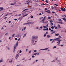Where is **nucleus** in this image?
<instances>
[{
	"label": "nucleus",
	"instance_id": "nucleus-1",
	"mask_svg": "<svg viewBox=\"0 0 66 66\" xmlns=\"http://www.w3.org/2000/svg\"><path fill=\"white\" fill-rule=\"evenodd\" d=\"M37 36H36V37H35L34 36H32V42L33 45H35V44H34V40H35V39H36V38H37Z\"/></svg>",
	"mask_w": 66,
	"mask_h": 66
},
{
	"label": "nucleus",
	"instance_id": "nucleus-2",
	"mask_svg": "<svg viewBox=\"0 0 66 66\" xmlns=\"http://www.w3.org/2000/svg\"><path fill=\"white\" fill-rule=\"evenodd\" d=\"M55 40H56V41H58V42H57V44H58V45H60V42L61 41V40L59 38H56L55 39Z\"/></svg>",
	"mask_w": 66,
	"mask_h": 66
},
{
	"label": "nucleus",
	"instance_id": "nucleus-3",
	"mask_svg": "<svg viewBox=\"0 0 66 66\" xmlns=\"http://www.w3.org/2000/svg\"><path fill=\"white\" fill-rule=\"evenodd\" d=\"M46 16H44V18L41 21H42V22L44 23V21H45V20L46 19Z\"/></svg>",
	"mask_w": 66,
	"mask_h": 66
},
{
	"label": "nucleus",
	"instance_id": "nucleus-4",
	"mask_svg": "<svg viewBox=\"0 0 66 66\" xmlns=\"http://www.w3.org/2000/svg\"><path fill=\"white\" fill-rule=\"evenodd\" d=\"M31 2V1H27L26 2L27 3L26 4H29V3H30Z\"/></svg>",
	"mask_w": 66,
	"mask_h": 66
},
{
	"label": "nucleus",
	"instance_id": "nucleus-5",
	"mask_svg": "<svg viewBox=\"0 0 66 66\" xmlns=\"http://www.w3.org/2000/svg\"><path fill=\"white\" fill-rule=\"evenodd\" d=\"M61 10L62 11H65L66 10L65 8L64 7L63 8H61Z\"/></svg>",
	"mask_w": 66,
	"mask_h": 66
},
{
	"label": "nucleus",
	"instance_id": "nucleus-6",
	"mask_svg": "<svg viewBox=\"0 0 66 66\" xmlns=\"http://www.w3.org/2000/svg\"><path fill=\"white\" fill-rule=\"evenodd\" d=\"M50 10H47V11H46V12L47 13H50Z\"/></svg>",
	"mask_w": 66,
	"mask_h": 66
},
{
	"label": "nucleus",
	"instance_id": "nucleus-7",
	"mask_svg": "<svg viewBox=\"0 0 66 66\" xmlns=\"http://www.w3.org/2000/svg\"><path fill=\"white\" fill-rule=\"evenodd\" d=\"M49 48H47L44 49H40V50H47V49H48Z\"/></svg>",
	"mask_w": 66,
	"mask_h": 66
},
{
	"label": "nucleus",
	"instance_id": "nucleus-8",
	"mask_svg": "<svg viewBox=\"0 0 66 66\" xmlns=\"http://www.w3.org/2000/svg\"><path fill=\"white\" fill-rule=\"evenodd\" d=\"M19 56V54H17L16 55V56L15 57V58L16 59H17V58Z\"/></svg>",
	"mask_w": 66,
	"mask_h": 66
},
{
	"label": "nucleus",
	"instance_id": "nucleus-9",
	"mask_svg": "<svg viewBox=\"0 0 66 66\" xmlns=\"http://www.w3.org/2000/svg\"><path fill=\"white\" fill-rule=\"evenodd\" d=\"M16 45L14 46V50H13V52H15V50L16 49Z\"/></svg>",
	"mask_w": 66,
	"mask_h": 66
},
{
	"label": "nucleus",
	"instance_id": "nucleus-10",
	"mask_svg": "<svg viewBox=\"0 0 66 66\" xmlns=\"http://www.w3.org/2000/svg\"><path fill=\"white\" fill-rule=\"evenodd\" d=\"M58 20L59 22H62V20H61V19H58Z\"/></svg>",
	"mask_w": 66,
	"mask_h": 66
},
{
	"label": "nucleus",
	"instance_id": "nucleus-11",
	"mask_svg": "<svg viewBox=\"0 0 66 66\" xmlns=\"http://www.w3.org/2000/svg\"><path fill=\"white\" fill-rule=\"evenodd\" d=\"M55 36H59V34H56L55 35Z\"/></svg>",
	"mask_w": 66,
	"mask_h": 66
},
{
	"label": "nucleus",
	"instance_id": "nucleus-12",
	"mask_svg": "<svg viewBox=\"0 0 66 66\" xmlns=\"http://www.w3.org/2000/svg\"><path fill=\"white\" fill-rule=\"evenodd\" d=\"M62 19L63 20H64V21H66V19L65 18H62Z\"/></svg>",
	"mask_w": 66,
	"mask_h": 66
},
{
	"label": "nucleus",
	"instance_id": "nucleus-13",
	"mask_svg": "<svg viewBox=\"0 0 66 66\" xmlns=\"http://www.w3.org/2000/svg\"><path fill=\"white\" fill-rule=\"evenodd\" d=\"M0 10H3V8L2 7H0Z\"/></svg>",
	"mask_w": 66,
	"mask_h": 66
},
{
	"label": "nucleus",
	"instance_id": "nucleus-14",
	"mask_svg": "<svg viewBox=\"0 0 66 66\" xmlns=\"http://www.w3.org/2000/svg\"><path fill=\"white\" fill-rule=\"evenodd\" d=\"M28 9H26L25 10H24L23 11V12H24V11H26V10H28Z\"/></svg>",
	"mask_w": 66,
	"mask_h": 66
},
{
	"label": "nucleus",
	"instance_id": "nucleus-15",
	"mask_svg": "<svg viewBox=\"0 0 66 66\" xmlns=\"http://www.w3.org/2000/svg\"><path fill=\"white\" fill-rule=\"evenodd\" d=\"M27 15H28V14H25L23 15V17H25V16H27Z\"/></svg>",
	"mask_w": 66,
	"mask_h": 66
},
{
	"label": "nucleus",
	"instance_id": "nucleus-16",
	"mask_svg": "<svg viewBox=\"0 0 66 66\" xmlns=\"http://www.w3.org/2000/svg\"><path fill=\"white\" fill-rule=\"evenodd\" d=\"M3 60H0V63H1V62H3Z\"/></svg>",
	"mask_w": 66,
	"mask_h": 66
},
{
	"label": "nucleus",
	"instance_id": "nucleus-17",
	"mask_svg": "<svg viewBox=\"0 0 66 66\" xmlns=\"http://www.w3.org/2000/svg\"><path fill=\"white\" fill-rule=\"evenodd\" d=\"M43 28H47V26H43Z\"/></svg>",
	"mask_w": 66,
	"mask_h": 66
},
{
	"label": "nucleus",
	"instance_id": "nucleus-18",
	"mask_svg": "<svg viewBox=\"0 0 66 66\" xmlns=\"http://www.w3.org/2000/svg\"><path fill=\"white\" fill-rule=\"evenodd\" d=\"M51 19V17L49 16L48 17V19Z\"/></svg>",
	"mask_w": 66,
	"mask_h": 66
},
{
	"label": "nucleus",
	"instance_id": "nucleus-19",
	"mask_svg": "<svg viewBox=\"0 0 66 66\" xmlns=\"http://www.w3.org/2000/svg\"><path fill=\"white\" fill-rule=\"evenodd\" d=\"M50 37V36H49V35H47V37Z\"/></svg>",
	"mask_w": 66,
	"mask_h": 66
},
{
	"label": "nucleus",
	"instance_id": "nucleus-20",
	"mask_svg": "<svg viewBox=\"0 0 66 66\" xmlns=\"http://www.w3.org/2000/svg\"><path fill=\"white\" fill-rule=\"evenodd\" d=\"M59 38H62V37L61 36H59Z\"/></svg>",
	"mask_w": 66,
	"mask_h": 66
},
{
	"label": "nucleus",
	"instance_id": "nucleus-21",
	"mask_svg": "<svg viewBox=\"0 0 66 66\" xmlns=\"http://www.w3.org/2000/svg\"><path fill=\"white\" fill-rule=\"evenodd\" d=\"M16 47H17L18 46V42H17L16 44Z\"/></svg>",
	"mask_w": 66,
	"mask_h": 66
},
{
	"label": "nucleus",
	"instance_id": "nucleus-22",
	"mask_svg": "<svg viewBox=\"0 0 66 66\" xmlns=\"http://www.w3.org/2000/svg\"><path fill=\"white\" fill-rule=\"evenodd\" d=\"M51 29H54V27L53 26H52L51 27Z\"/></svg>",
	"mask_w": 66,
	"mask_h": 66
},
{
	"label": "nucleus",
	"instance_id": "nucleus-23",
	"mask_svg": "<svg viewBox=\"0 0 66 66\" xmlns=\"http://www.w3.org/2000/svg\"><path fill=\"white\" fill-rule=\"evenodd\" d=\"M26 36V34H24V36H23V37H24Z\"/></svg>",
	"mask_w": 66,
	"mask_h": 66
},
{
	"label": "nucleus",
	"instance_id": "nucleus-24",
	"mask_svg": "<svg viewBox=\"0 0 66 66\" xmlns=\"http://www.w3.org/2000/svg\"><path fill=\"white\" fill-rule=\"evenodd\" d=\"M46 1H45L46 2V3H48V1H47V0H45Z\"/></svg>",
	"mask_w": 66,
	"mask_h": 66
},
{
	"label": "nucleus",
	"instance_id": "nucleus-25",
	"mask_svg": "<svg viewBox=\"0 0 66 66\" xmlns=\"http://www.w3.org/2000/svg\"><path fill=\"white\" fill-rule=\"evenodd\" d=\"M58 27L59 28H60V25L59 24L58 25Z\"/></svg>",
	"mask_w": 66,
	"mask_h": 66
},
{
	"label": "nucleus",
	"instance_id": "nucleus-26",
	"mask_svg": "<svg viewBox=\"0 0 66 66\" xmlns=\"http://www.w3.org/2000/svg\"><path fill=\"white\" fill-rule=\"evenodd\" d=\"M37 54V53H35V54H34V55H36V54Z\"/></svg>",
	"mask_w": 66,
	"mask_h": 66
},
{
	"label": "nucleus",
	"instance_id": "nucleus-27",
	"mask_svg": "<svg viewBox=\"0 0 66 66\" xmlns=\"http://www.w3.org/2000/svg\"><path fill=\"white\" fill-rule=\"evenodd\" d=\"M8 35V33H7L5 34V35Z\"/></svg>",
	"mask_w": 66,
	"mask_h": 66
},
{
	"label": "nucleus",
	"instance_id": "nucleus-28",
	"mask_svg": "<svg viewBox=\"0 0 66 66\" xmlns=\"http://www.w3.org/2000/svg\"><path fill=\"white\" fill-rule=\"evenodd\" d=\"M9 15V13H7V15H6L5 16H7V15Z\"/></svg>",
	"mask_w": 66,
	"mask_h": 66
},
{
	"label": "nucleus",
	"instance_id": "nucleus-29",
	"mask_svg": "<svg viewBox=\"0 0 66 66\" xmlns=\"http://www.w3.org/2000/svg\"><path fill=\"white\" fill-rule=\"evenodd\" d=\"M54 48H56V46H55L53 47V49H54Z\"/></svg>",
	"mask_w": 66,
	"mask_h": 66
},
{
	"label": "nucleus",
	"instance_id": "nucleus-30",
	"mask_svg": "<svg viewBox=\"0 0 66 66\" xmlns=\"http://www.w3.org/2000/svg\"><path fill=\"white\" fill-rule=\"evenodd\" d=\"M22 52L21 51V50H20L19 53H21Z\"/></svg>",
	"mask_w": 66,
	"mask_h": 66
},
{
	"label": "nucleus",
	"instance_id": "nucleus-31",
	"mask_svg": "<svg viewBox=\"0 0 66 66\" xmlns=\"http://www.w3.org/2000/svg\"><path fill=\"white\" fill-rule=\"evenodd\" d=\"M14 4H11L10 5H14Z\"/></svg>",
	"mask_w": 66,
	"mask_h": 66
},
{
	"label": "nucleus",
	"instance_id": "nucleus-32",
	"mask_svg": "<svg viewBox=\"0 0 66 66\" xmlns=\"http://www.w3.org/2000/svg\"><path fill=\"white\" fill-rule=\"evenodd\" d=\"M14 35H15V34H13L12 35V37H14Z\"/></svg>",
	"mask_w": 66,
	"mask_h": 66
},
{
	"label": "nucleus",
	"instance_id": "nucleus-33",
	"mask_svg": "<svg viewBox=\"0 0 66 66\" xmlns=\"http://www.w3.org/2000/svg\"><path fill=\"white\" fill-rule=\"evenodd\" d=\"M49 30H50V31H51V29L50 28H49Z\"/></svg>",
	"mask_w": 66,
	"mask_h": 66
},
{
	"label": "nucleus",
	"instance_id": "nucleus-34",
	"mask_svg": "<svg viewBox=\"0 0 66 66\" xmlns=\"http://www.w3.org/2000/svg\"><path fill=\"white\" fill-rule=\"evenodd\" d=\"M51 25H53V23H51Z\"/></svg>",
	"mask_w": 66,
	"mask_h": 66
},
{
	"label": "nucleus",
	"instance_id": "nucleus-35",
	"mask_svg": "<svg viewBox=\"0 0 66 66\" xmlns=\"http://www.w3.org/2000/svg\"><path fill=\"white\" fill-rule=\"evenodd\" d=\"M60 23H61V24H63V23L62 22H60Z\"/></svg>",
	"mask_w": 66,
	"mask_h": 66
},
{
	"label": "nucleus",
	"instance_id": "nucleus-36",
	"mask_svg": "<svg viewBox=\"0 0 66 66\" xmlns=\"http://www.w3.org/2000/svg\"><path fill=\"white\" fill-rule=\"evenodd\" d=\"M50 41H52V40H53V39H51L50 40Z\"/></svg>",
	"mask_w": 66,
	"mask_h": 66
},
{
	"label": "nucleus",
	"instance_id": "nucleus-37",
	"mask_svg": "<svg viewBox=\"0 0 66 66\" xmlns=\"http://www.w3.org/2000/svg\"><path fill=\"white\" fill-rule=\"evenodd\" d=\"M6 18H7V17H5L4 18V19H6Z\"/></svg>",
	"mask_w": 66,
	"mask_h": 66
},
{
	"label": "nucleus",
	"instance_id": "nucleus-38",
	"mask_svg": "<svg viewBox=\"0 0 66 66\" xmlns=\"http://www.w3.org/2000/svg\"><path fill=\"white\" fill-rule=\"evenodd\" d=\"M14 20H15V21L16 20H17V19H14Z\"/></svg>",
	"mask_w": 66,
	"mask_h": 66
},
{
	"label": "nucleus",
	"instance_id": "nucleus-39",
	"mask_svg": "<svg viewBox=\"0 0 66 66\" xmlns=\"http://www.w3.org/2000/svg\"><path fill=\"white\" fill-rule=\"evenodd\" d=\"M37 51L36 50H35L34 51V52H36Z\"/></svg>",
	"mask_w": 66,
	"mask_h": 66
},
{
	"label": "nucleus",
	"instance_id": "nucleus-40",
	"mask_svg": "<svg viewBox=\"0 0 66 66\" xmlns=\"http://www.w3.org/2000/svg\"><path fill=\"white\" fill-rule=\"evenodd\" d=\"M52 13H53V14H54V13H55V12H53H53H52Z\"/></svg>",
	"mask_w": 66,
	"mask_h": 66
},
{
	"label": "nucleus",
	"instance_id": "nucleus-41",
	"mask_svg": "<svg viewBox=\"0 0 66 66\" xmlns=\"http://www.w3.org/2000/svg\"><path fill=\"white\" fill-rule=\"evenodd\" d=\"M53 8H54L53 7H51V9H53Z\"/></svg>",
	"mask_w": 66,
	"mask_h": 66
},
{
	"label": "nucleus",
	"instance_id": "nucleus-42",
	"mask_svg": "<svg viewBox=\"0 0 66 66\" xmlns=\"http://www.w3.org/2000/svg\"><path fill=\"white\" fill-rule=\"evenodd\" d=\"M48 29H49L48 28H47L46 29L47 31H48Z\"/></svg>",
	"mask_w": 66,
	"mask_h": 66
},
{
	"label": "nucleus",
	"instance_id": "nucleus-43",
	"mask_svg": "<svg viewBox=\"0 0 66 66\" xmlns=\"http://www.w3.org/2000/svg\"><path fill=\"white\" fill-rule=\"evenodd\" d=\"M42 5H45V4L44 3H43V4H42Z\"/></svg>",
	"mask_w": 66,
	"mask_h": 66
},
{
	"label": "nucleus",
	"instance_id": "nucleus-44",
	"mask_svg": "<svg viewBox=\"0 0 66 66\" xmlns=\"http://www.w3.org/2000/svg\"><path fill=\"white\" fill-rule=\"evenodd\" d=\"M20 40V38H19V39H18V41H19V40Z\"/></svg>",
	"mask_w": 66,
	"mask_h": 66
},
{
	"label": "nucleus",
	"instance_id": "nucleus-45",
	"mask_svg": "<svg viewBox=\"0 0 66 66\" xmlns=\"http://www.w3.org/2000/svg\"><path fill=\"white\" fill-rule=\"evenodd\" d=\"M16 2H14V4H16Z\"/></svg>",
	"mask_w": 66,
	"mask_h": 66
},
{
	"label": "nucleus",
	"instance_id": "nucleus-46",
	"mask_svg": "<svg viewBox=\"0 0 66 66\" xmlns=\"http://www.w3.org/2000/svg\"><path fill=\"white\" fill-rule=\"evenodd\" d=\"M15 40H17V38H15Z\"/></svg>",
	"mask_w": 66,
	"mask_h": 66
},
{
	"label": "nucleus",
	"instance_id": "nucleus-47",
	"mask_svg": "<svg viewBox=\"0 0 66 66\" xmlns=\"http://www.w3.org/2000/svg\"><path fill=\"white\" fill-rule=\"evenodd\" d=\"M40 29H42L43 28V27H42L41 26V27H40Z\"/></svg>",
	"mask_w": 66,
	"mask_h": 66
},
{
	"label": "nucleus",
	"instance_id": "nucleus-48",
	"mask_svg": "<svg viewBox=\"0 0 66 66\" xmlns=\"http://www.w3.org/2000/svg\"><path fill=\"white\" fill-rule=\"evenodd\" d=\"M12 62V60L11 61H9V63H11V62Z\"/></svg>",
	"mask_w": 66,
	"mask_h": 66
},
{
	"label": "nucleus",
	"instance_id": "nucleus-49",
	"mask_svg": "<svg viewBox=\"0 0 66 66\" xmlns=\"http://www.w3.org/2000/svg\"><path fill=\"white\" fill-rule=\"evenodd\" d=\"M31 18H33V16H32L31 17Z\"/></svg>",
	"mask_w": 66,
	"mask_h": 66
},
{
	"label": "nucleus",
	"instance_id": "nucleus-50",
	"mask_svg": "<svg viewBox=\"0 0 66 66\" xmlns=\"http://www.w3.org/2000/svg\"><path fill=\"white\" fill-rule=\"evenodd\" d=\"M46 36V34H45L44 35V37H45Z\"/></svg>",
	"mask_w": 66,
	"mask_h": 66
},
{
	"label": "nucleus",
	"instance_id": "nucleus-51",
	"mask_svg": "<svg viewBox=\"0 0 66 66\" xmlns=\"http://www.w3.org/2000/svg\"><path fill=\"white\" fill-rule=\"evenodd\" d=\"M54 5H56V6H57V5L56 4H54Z\"/></svg>",
	"mask_w": 66,
	"mask_h": 66
},
{
	"label": "nucleus",
	"instance_id": "nucleus-52",
	"mask_svg": "<svg viewBox=\"0 0 66 66\" xmlns=\"http://www.w3.org/2000/svg\"><path fill=\"white\" fill-rule=\"evenodd\" d=\"M53 33H54V32H53L51 34H53Z\"/></svg>",
	"mask_w": 66,
	"mask_h": 66
},
{
	"label": "nucleus",
	"instance_id": "nucleus-53",
	"mask_svg": "<svg viewBox=\"0 0 66 66\" xmlns=\"http://www.w3.org/2000/svg\"><path fill=\"white\" fill-rule=\"evenodd\" d=\"M28 49H27L26 50V51H28Z\"/></svg>",
	"mask_w": 66,
	"mask_h": 66
},
{
	"label": "nucleus",
	"instance_id": "nucleus-54",
	"mask_svg": "<svg viewBox=\"0 0 66 66\" xmlns=\"http://www.w3.org/2000/svg\"><path fill=\"white\" fill-rule=\"evenodd\" d=\"M57 29V27H56L55 28V29L56 30Z\"/></svg>",
	"mask_w": 66,
	"mask_h": 66
},
{
	"label": "nucleus",
	"instance_id": "nucleus-55",
	"mask_svg": "<svg viewBox=\"0 0 66 66\" xmlns=\"http://www.w3.org/2000/svg\"><path fill=\"white\" fill-rule=\"evenodd\" d=\"M45 34H48V32H46Z\"/></svg>",
	"mask_w": 66,
	"mask_h": 66
},
{
	"label": "nucleus",
	"instance_id": "nucleus-56",
	"mask_svg": "<svg viewBox=\"0 0 66 66\" xmlns=\"http://www.w3.org/2000/svg\"><path fill=\"white\" fill-rule=\"evenodd\" d=\"M3 27L2 28V30H3Z\"/></svg>",
	"mask_w": 66,
	"mask_h": 66
},
{
	"label": "nucleus",
	"instance_id": "nucleus-57",
	"mask_svg": "<svg viewBox=\"0 0 66 66\" xmlns=\"http://www.w3.org/2000/svg\"><path fill=\"white\" fill-rule=\"evenodd\" d=\"M51 32H53V30H51Z\"/></svg>",
	"mask_w": 66,
	"mask_h": 66
},
{
	"label": "nucleus",
	"instance_id": "nucleus-58",
	"mask_svg": "<svg viewBox=\"0 0 66 66\" xmlns=\"http://www.w3.org/2000/svg\"><path fill=\"white\" fill-rule=\"evenodd\" d=\"M39 15H42V13H40L39 14Z\"/></svg>",
	"mask_w": 66,
	"mask_h": 66
},
{
	"label": "nucleus",
	"instance_id": "nucleus-59",
	"mask_svg": "<svg viewBox=\"0 0 66 66\" xmlns=\"http://www.w3.org/2000/svg\"><path fill=\"white\" fill-rule=\"evenodd\" d=\"M26 28V27H25L24 28V30H25Z\"/></svg>",
	"mask_w": 66,
	"mask_h": 66
},
{
	"label": "nucleus",
	"instance_id": "nucleus-60",
	"mask_svg": "<svg viewBox=\"0 0 66 66\" xmlns=\"http://www.w3.org/2000/svg\"><path fill=\"white\" fill-rule=\"evenodd\" d=\"M9 23H11V21H9Z\"/></svg>",
	"mask_w": 66,
	"mask_h": 66
},
{
	"label": "nucleus",
	"instance_id": "nucleus-61",
	"mask_svg": "<svg viewBox=\"0 0 66 66\" xmlns=\"http://www.w3.org/2000/svg\"><path fill=\"white\" fill-rule=\"evenodd\" d=\"M43 30H44L45 31L46 30V29H43Z\"/></svg>",
	"mask_w": 66,
	"mask_h": 66
},
{
	"label": "nucleus",
	"instance_id": "nucleus-62",
	"mask_svg": "<svg viewBox=\"0 0 66 66\" xmlns=\"http://www.w3.org/2000/svg\"><path fill=\"white\" fill-rule=\"evenodd\" d=\"M34 57V56H32V57Z\"/></svg>",
	"mask_w": 66,
	"mask_h": 66
},
{
	"label": "nucleus",
	"instance_id": "nucleus-63",
	"mask_svg": "<svg viewBox=\"0 0 66 66\" xmlns=\"http://www.w3.org/2000/svg\"><path fill=\"white\" fill-rule=\"evenodd\" d=\"M45 10H47V8H45Z\"/></svg>",
	"mask_w": 66,
	"mask_h": 66
},
{
	"label": "nucleus",
	"instance_id": "nucleus-64",
	"mask_svg": "<svg viewBox=\"0 0 66 66\" xmlns=\"http://www.w3.org/2000/svg\"><path fill=\"white\" fill-rule=\"evenodd\" d=\"M31 51H30L29 52V53H31Z\"/></svg>",
	"mask_w": 66,
	"mask_h": 66
}]
</instances>
